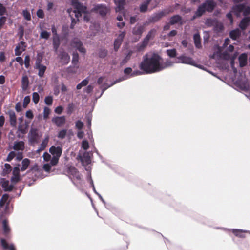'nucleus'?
Returning a JSON list of instances; mask_svg holds the SVG:
<instances>
[{"mask_svg":"<svg viewBox=\"0 0 250 250\" xmlns=\"http://www.w3.org/2000/svg\"><path fill=\"white\" fill-rule=\"evenodd\" d=\"M161 59L158 54L153 53L151 56L146 54L143 57V61L139 65V68L147 74H152L171 66L174 63L169 60H167L164 63H162L161 62Z\"/></svg>","mask_w":250,"mask_h":250,"instance_id":"obj_1","label":"nucleus"},{"mask_svg":"<svg viewBox=\"0 0 250 250\" xmlns=\"http://www.w3.org/2000/svg\"><path fill=\"white\" fill-rule=\"evenodd\" d=\"M216 6L217 3L214 0H205L198 6V8L204 15L206 12L209 13L213 12Z\"/></svg>","mask_w":250,"mask_h":250,"instance_id":"obj_2","label":"nucleus"},{"mask_svg":"<svg viewBox=\"0 0 250 250\" xmlns=\"http://www.w3.org/2000/svg\"><path fill=\"white\" fill-rule=\"evenodd\" d=\"M110 8L104 4H96L91 9V12L98 13L102 17H105L110 12Z\"/></svg>","mask_w":250,"mask_h":250,"instance_id":"obj_3","label":"nucleus"},{"mask_svg":"<svg viewBox=\"0 0 250 250\" xmlns=\"http://www.w3.org/2000/svg\"><path fill=\"white\" fill-rule=\"evenodd\" d=\"M168 13L169 12H167L166 10L154 13L147 18V23L157 22Z\"/></svg>","mask_w":250,"mask_h":250,"instance_id":"obj_4","label":"nucleus"},{"mask_svg":"<svg viewBox=\"0 0 250 250\" xmlns=\"http://www.w3.org/2000/svg\"><path fill=\"white\" fill-rule=\"evenodd\" d=\"M216 229H220L224 231H231L235 235V236L241 238H245L246 237V235L244 234V233H249L250 234V230L245 229H229L223 227H217Z\"/></svg>","mask_w":250,"mask_h":250,"instance_id":"obj_5","label":"nucleus"},{"mask_svg":"<svg viewBox=\"0 0 250 250\" xmlns=\"http://www.w3.org/2000/svg\"><path fill=\"white\" fill-rule=\"evenodd\" d=\"M72 47L75 48L80 53L84 54L86 53V49L83 46L82 42L78 39H73L70 43Z\"/></svg>","mask_w":250,"mask_h":250,"instance_id":"obj_6","label":"nucleus"},{"mask_svg":"<svg viewBox=\"0 0 250 250\" xmlns=\"http://www.w3.org/2000/svg\"><path fill=\"white\" fill-rule=\"evenodd\" d=\"M178 60L175 62L177 63H184L189 65H195V61L190 57L187 56L184 54L177 57Z\"/></svg>","mask_w":250,"mask_h":250,"instance_id":"obj_7","label":"nucleus"},{"mask_svg":"<svg viewBox=\"0 0 250 250\" xmlns=\"http://www.w3.org/2000/svg\"><path fill=\"white\" fill-rule=\"evenodd\" d=\"M156 32V30L155 29H152L148 32L147 34L144 38L142 43L140 46V50L145 47L147 45L149 41L154 37Z\"/></svg>","mask_w":250,"mask_h":250,"instance_id":"obj_8","label":"nucleus"},{"mask_svg":"<svg viewBox=\"0 0 250 250\" xmlns=\"http://www.w3.org/2000/svg\"><path fill=\"white\" fill-rule=\"evenodd\" d=\"M121 79H116V80L114 81L111 84H108L107 83H104L103 84L101 85L100 86H99V88L101 90V94L99 95V96H97L96 97V99H99L102 96V95L103 94V93H104V92L108 88L112 86L113 85H114V84L119 83V82H121Z\"/></svg>","mask_w":250,"mask_h":250,"instance_id":"obj_9","label":"nucleus"},{"mask_svg":"<svg viewBox=\"0 0 250 250\" xmlns=\"http://www.w3.org/2000/svg\"><path fill=\"white\" fill-rule=\"evenodd\" d=\"M28 140L31 143L37 142L39 138L38 130L37 128L31 127L28 133Z\"/></svg>","mask_w":250,"mask_h":250,"instance_id":"obj_10","label":"nucleus"},{"mask_svg":"<svg viewBox=\"0 0 250 250\" xmlns=\"http://www.w3.org/2000/svg\"><path fill=\"white\" fill-rule=\"evenodd\" d=\"M35 68L38 69V76L40 77H42L46 69V67L41 64V60L38 59L35 62Z\"/></svg>","mask_w":250,"mask_h":250,"instance_id":"obj_11","label":"nucleus"},{"mask_svg":"<svg viewBox=\"0 0 250 250\" xmlns=\"http://www.w3.org/2000/svg\"><path fill=\"white\" fill-rule=\"evenodd\" d=\"M59 56L63 65H66L69 62L70 57L65 51L63 50L60 51Z\"/></svg>","mask_w":250,"mask_h":250,"instance_id":"obj_12","label":"nucleus"},{"mask_svg":"<svg viewBox=\"0 0 250 250\" xmlns=\"http://www.w3.org/2000/svg\"><path fill=\"white\" fill-rule=\"evenodd\" d=\"M51 121L53 123L55 124L57 126H62L66 122V118L64 116H55L52 118Z\"/></svg>","mask_w":250,"mask_h":250,"instance_id":"obj_13","label":"nucleus"},{"mask_svg":"<svg viewBox=\"0 0 250 250\" xmlns=\"http://www.w3.org/2000/svg\"><path fill=\"white\" fill-rule=\"evenodd\" d=\"M73 6L74 9L79 12L83 13L84 14H89V12L87 11L86 6L83 5L80 2H73Z\"/></svg>","mask_w":250,"mask_h":250,"instance_id":"obj_14","label":"nucleus"},{"mask_svg":"<svg viewBox=\"0 0 250 250\" xmlns=\"http://www.w3.org/2000/svg\"><path fill=\"white\" fill-rule=\"evenodd\" d=\"M62 148L60 146H52L49 148V152L53 155L57 157H60L62 154Z\"/></svg>","mask_w":250,"mask_h":250,"instance_id":"obj_15","label":"nucleus"},{"mask_svg":"<svg viewBox=\"0 0 250 250\" xmlns=\"http://www.w3.org/2000/svg\"><path fill=\"white\" fill-rule=\"evenodd\" d=\"M67 172L69 174L72 175L78 180H80L81 178V175L79 174V171L74 166H70L68 167L67 168Z\"/></svg>","mask_w":250,"mask_h":250,"instance_id":"obj_16","label":"nucleus"},{"mask_svg":"<svg viewBox=\"0 0 250 250\" xmlns=\"http://www.w3.org/2000/svg\"><path fill=\"white\" fill-rule=\"evenodd\" d=\"M169 24H172V25L179 24L180 25H182L183 22L182 21V17L181 16L178 14H176L171 16L169 18Z\"/></svg>","mask_w":250,"mask_h":250,"instance_id":"obj_17","label":"nucleus"},{"mask_svg":"<svg viewBox=\"0 0 250 250\" xmlns=\"http://www.w3.org/2000/svg\"><path fill=\"white\" fill-rule=\"evenodd\" d=\"M6 114L9 115L10 125L12 127H16L17 119L15 113L13 110H8Z\"/></svg>","mask_w":250,"mask_h":250,"instance_id":"obj_18","label":"nucleus"},{"mask_svg":"<svg viewBox=\"0 0 250 250\" xmlns=\"http://www.w3.org/2000/svg\"><path fill=\"white\" fill-rule=\"evenodd\" d=\"M244 8V3L236 4L232 6V10L237 17H240Z\"/></svg>","mask_w":250,"mask_h":250,"instance_id":"obj_19","label":"nucleus"},{"mask_svg":"<svg viewBox=\"0 0 250 250\" xmlns=\"http://www.w3.org/2000/svg\"><path fill=\"white\" fill-rule=\"evenodd\" d=\"M250 24V17H244L241 21L239 26L242 30H245Z\"/></svg>","mask_w":250,"mask_h":250,"instance_id":"obj_20","label":"nucleus"},{"mask_svg":"<svg viewBox=\"0 0 250 250\" xmlns=\"http://www.w3.org/2000/svg\"><path fill=\"white\" fill-rule=\"evenodd\" d=\"M152 0H145L139 5V11L141 13H146L147 11L148 6Z\"/></svg>","mask_w":250,"mask_h":250,"instance_id":"obj_21","label":"nucleus"},{"mask_svg":"<svg viewBox=\"0 0 250 250\" xmlns=\"http://www.w3.org/2000/svg\"><path fill=\"white\" fill-rule=\"evenodd\" d=\"M116 7L115 11L116 12H121L124 9V6L125 4V0H116L114 1Z\"/></svg>","mask_w":250,"mask_h":250,"instance_id":"obj_22","label":"nucleus"},{"mask_svg":"<svg viewBox=\"0 0 250 250\" xmlns=\"http://www.w3.org/2000/svg\"><path fill=\"white\" fill-rule=\"evenodd\" d=\"M1 186L4 188L5 191H11L13 190L14 186L12 185H9L8 180H5L4 178L1 179Z\"/></svg>","mask_w":250,"mask_h":250,"instance_id":"obj_23","label":"nucleus"},{"mask_svg":"<svg viewBox=\"0 0 250 250\" xmlns=\"http://www.w3.org/2000/svg\"><path fill=\"white\" fill-rule=\"evenodd\" d=\"M132 69L131 67H126L124 70V73H125V75L119 77L118 79H121V80H122L121 82L129 79L131 78V74H132Z\"/></svg>","mask_w":250,"mask_h":250,"instance_id":"obj_24","label":"nucleus"},{"mask_svg":"<svg viewBox=\"0 0 250 250\" xmlns=\"http://www.w3.org/2000/svg\"><path fill=\"white\" fill-rule=\"evenodd\" d=\"M144 27L142 25H139L137 27H134L132 28V33L133 35L138 36L140 37L143 33Z\"/></svg>","mask_w":250,"mask_h":250,"instance_id":"obj_25","label":"nucleus"},{"mask_svg":"<svg viewBox=\"0 0 250 250\" xmlns=\"http://www.w3.org/2000/svg\"><path fill=\"white\" fill-rule=\"evenodd\" d=\"M238 60L240 67H244L247 64V55L245 53L241 54L238 58Z\"/></svg>","mask_w":250,"mask_h":250,"instance_id":"obj_26","label":"nucleus"},{"mask_svg":"<svg viewBox=\"0 0 250 250\" xmlns=\"http://www.w3.org/2000/svg\"><path fill=\"white\" fill-rule=\"evenodd\" d=\"M61 44V41L59 35L57 36H53V47L55 52L58 51V48Z\"/></svg>","mask_w":250,"mask_h":250,"instance_id":"obj_27","label":"nucleus"},{"mask_svg":"<svg viewBox=\"0 0 250 250\" xmlns=\"http://www.w3.org/2000/svg\"><path fill=\"white\" fill-rule=\"evenodd\" d=\"M241 33V31L238 28H236L229 32V37L233 40H236L240 36Z\"/></svg>","mask_w":250,"mask_h":250,"instance_id":"obj_28","label":"nucleus"},{"mask_svg":"<svg viewBox=\"0 0 250 250\" xmlns=\"http://www.w3.org/2000/svg\"><path fill=\"white\" fill-rule=\"evenodd\" d=\"M13 148L15 150H23L24 143L23 141H15Z\"/></svg>","mask_w":250,"mask_h":250,"instance_id":"obj_29","label":"nucleus"},{"mask_svg":"<svg viewBox=\"0 0 250 250\" xmlns=\"http://www.w3.org/2000/svg\"><path fill=\"white\" fill-rule=\"evenodd\" d=\"M218 23V21L215 18H207L205 21V24L208 27L216 25Z\"/></svg>","mask_w":250,"mask_h":250,"instance_id":"obj_30","label":"nucleus"},{"mask_svg":"<svg viewBox=\"0 0 250 250\" xmlns=\"http://www.w3.org/2000/svg\"><path fill=\"white\" fill-rule=\"evenodd\" d=\"M29 85V79L26 75L22 76L21 79V88L23 90H26Z\"/></svg>","mask_w":250,"mask_h":250,"instance_id":"obj_31","label":"nucleus"},{"mask_svg":"<svg viewBox=\"0 0 250 250\" xmlns=\"http://www.w3.org/2000/svg\"><path fill=\"white\" fill-rule=\"evenodd\" d=\"M193 40L195 46L199 49L201 47V38L199 33H196L193 36Z\"/></svg>","mask_w":250,"mask_h":250,"instance_id":"obj_32","label":"nucleus"},{"mask_svg":"<svg viewBox=\"0 0 250 250\" xmlns=\"http://www.w3.org/2000/svg\"><path fill=\"white\" fill-rule=\"evenodd\" d=\"M81 161L82 163H85L86 165H89L91 163V159L88 153H84L83 155L81 158Z\"/></svg>","mask_w":250,"mask_h":250,"instance_id":"obj_33","label":"nucleus"},{"mask_svg":"<svg viewBox=\"0 0 250 250\" xmlns=\"http://www.w3.org/2000/svg\"><path fill=\"white\" fill-rule=\"evenodd\" d=\"M30 160L28 158L24 159L21 162L22 166L21 168V171H24L28 168L29 166Z\"/></svg>","mask_w":250,"mask_h":250,"instance_id":"obj_34","label":"nucleus"},{"mask_svg":"<svg viewBox=\"0 0 250 250\" xmlns=\"http://www.w3.org/2000/svg\"><path fill=\"white\" fill-rule=\"evenodd\" d=\"M2 227L4 233L7 234L10 232V228L8 225L7 220L4 219L2 221Z\"/></svg>","mask_w":250,"mask_h":250,"instance_id":"obj_35","label":"nucleus"},{"mask_svg":"<svg viewBox=\"0 0 250 250\" xmlns=\"http://www.w3.org/2000/svg\"><path fill=\"white\" fill-rule=\"evenodd\" d=\"M48 142V138H46L45 139H44L42 141V143L41 144L39 148L38 149V150H37V151L39 152L40 151L43 150L46 147Z\"/></svg>","mask_w":250,"mask_h":250,"instance_id":"obj_36","label":"nucleus"},{"mask_svg":"<svg viewBox=\"0 0 250 250\" xmlns=\"http://www.w3.org/2000/svg\"><path fill=\"white\" fill-rule=\"evenodd\" d=\"M79 62V54L76 52H73L72 54V63L73 65H76Z\"/></svg>","mask_w":250,"mask_h":250,"instance_id":"obj_37","label":"nucleus"},{"mask_svg":"<svg viewBox=\"0 0 250 250\" xmlns=\"http://www.w3.org/2000/svg\"><path fill=\"white\" fill-rule=\"evenodd\" d=\"M85 119L86 120V124L87 127L90 130L91 126V121L92 119V115L91 113H89L85 116Z\"/></svg>","mask_w":250,"mask_h":250,"instance_id":"obj_38","label":"nucleus"},{"mask_svg":"<svg viewBox=\"0 0 250 250\" xmlns=\"http://www.w3.org/2000/svg\"><path fill=\"white\" fill-rule=\"evenodd\" d=\"M12 167L9 164L6 163L4 165V168L3 169L2 175L5 176L8 174L11 171Z\"/></svg>","mask_w":250,"mask_h":250,"instance_id":"obj_39","label":"nucleus"},{"mask_svg":"<svg viewBox=\"0 0 250 250\" xmlns=\"http://www.w3.org/2000/svg\"><path fill=\"white\" fill-rule=\"evenodd\" d=\"M108 51L104 48H100L99 50L98 56L100 58H104L107 55Z\"/></svg>","mask_w":250,"mask_h":250,"instance_id":"obj_40","label":"nucleus"},{"mask_svg":"<svg viewBox=\"0 0 250 250\" xmlns=\"http://www.w3.org/2000/svg\"><path fill=\"white\" fill-rule=\"evenodd\" d=\"M167 54L170 58H174L177 55L176 50L174 48L171 49H167L166 51Z\"/></svg>","mask_w":250,"mask_h":250,"instance_id":"obj_41","label":"nucleus"},{"mask_svg":"<svg viewBox=\"0 0 250 250\" xmlns=\"http://www.w3.org/2000/svg\"><path fill=\"white\" fill-rule=\"evenodd\" d=\"M88 83V80L87 78L83 80L80 83L76 86L77 89H81L83 87L87 85Z\"/></svg>","mask_w":250,"mask_h":250,"instance_id":"obj_42","label":"nucleus"},{"mask_svg":"<svg viewBox=\"0 0 250 250\" xmlns=\"http://www.w3.org/2000/svg\"><path fill=\"white\" fill-rule=\"evenodd\" d=\"M75 108V105L73 103H69L66 108V112L67 114L71 115L73 112Z\"/></svg>","mask_w":250,"mask_h":250,"instance_id":"obj_43","label":"nucleus"},{"mask_svg":"<svg viewBox=\"0 0 250 250\" xmlns=\"http://www.w3.org/2000/svg\"><path fill=\"white\" fill-rule=\"evenodd\" d=\"M67 130L63 129L60 131L58 134L57 137L60 139H63L66 136Z\"/></svg>","mask_w":250,"mask_h":250,"instance_id":"obj_44","label":"nucleus"},{"mask_svg":"<svg viewBox=\"0 0 250 250\" xmlns=\"http://www.w3.org/2000/svg\"><path fill=\"white\" fill-rule=\"evenodd\" d=\"M22 15L24 19L28 21L31 19V15L29 11L27 9H24L22 11Z\"/></svg>","mask_w":250,"mask_h":250,"instance_id":"obj_45","label":"nucleus"},{"mask_svg":"<svg viewBox=\"0 0 250 250\" xmlns=\"http://www.w3.org/2000/svg\"><path fill=\"white\" fill-rule=\"evenodd\" d=\"M50 36V33L45 30L42 31L40 34V38L45 40L48 39Z\"/></svg>","mask_w":250,"mask_h":250,"instance_id":"obj_46","label":"nucleus"},{"mask_svg":"<svg viewBox=\"0 0 250 250\" xmlns=\"http://www.w3.org/2000/svg\"><path fill=\"white\" fill-rule=\"evenodd\" d=\"M132 54V52L131 51H129L125 55V56L124 58V59H123V60L122 61V63L123 64H125V63H126L128 62V61H129L130 59Z\"/></svg>","mask_w":250,"mask_h":250,"instance_id":"obj_47","label":"nucleus"},{"mask_svg":"<svg viewBox=\"0 0 250 250\" xmlns=\"http://www.w3.org/2000/svg\"><path fill=\"white\" fill-rule=\"evenodd\" d=\"M40 100V96L38 92H35L32 94V100L33 102L37 104Z\"/></svg>","mask_w":250,"mask_h":250,"instance_id":"obj_48","label":"nucleus"},{"mask_svg":"<svg viewBox=\"0 0 250 250\" xmlns=\"http://www.w3.org/2000/svg\"><path fill=\"white\" fill-rule=\"evenodd\" d=\"M44 102L47 105H51L53 103V97L52 96H47L45 97Z\"/></svg>","mask_w":250,"mask_h":250,"instance_id":"obj_49","label":"nucleus"},{"mask_svg":"<svg viewBox=\"0 0 250 250\" xmlns=\"http://www.w3.org/2000/svg\"><path fill=\"white\" fill-rule=\"evenodd\" d=\"M250 14V6H246L244 4V8L243 10V15L244 17H248L247 16Z\"/></svg>","mask_w":250,"mask_h":250,"instance_id":"obj_50","label":"nucleus"},{"mask_svg":"<svg viewBox=\"0 0 250 250\" xmlns=\"http://www.w3.org/2000/svg\"><path fill=\"white\" fill-rule=\"evenodd\" d=\"M122 42L118 40L115 39L114 42V49L115 51H118L120 48Z\"/></svg>","mask_w":250,"mask_h":250,"instance_id":"obj_51","label":"nucleus"},{"mask_svg":"<svg viewBox=\"0 0 250 250\" xmlns=\"http://www.w3.org/2000/svg\"><path fill=\"white\" fill-rule=\"evenodd\" d=\"M59 158H60L59 157L52 156V157H51L50 160V164L52 166L56 165L58 163Z\"/></svg>","mask_w":250,"mask_h":250,"instance_id":"obj_52","label":"nucleus"},{"mask_svg":"<svg viewBox=\"0 0 250 250\" xmlns=\"http://www.w3.org/2000/svg\"><path fill=\"white\" fill-rule=\"evenodd\" d=\"M203 15V14L200 11L199 9L197 8L196 12L192 17V20H194L197 18L201 17Z\"/></svg>","mask_w":250,"mask_h":250,"instance_id":"obj_53","label":"nucleus"},{"mask_svg":"<svg viewBox=\"0 0 250 250\" xmlns=\"http://www.w3.org/2000/svg\"><path fill=\"white\" fill-rule=\"evenodd\" d=\"M30 56L29 55H26L24 58V61L23 62V63H24L25 67L26 68H28L30 66Z\"/></svg>","mask_w":250,"mask_h":250,"instance_id":"obj_54","label":"nucleus"},{"mask_svg":"<svg viewBox=\"0 0 250 250\" xmlns=\"http://www.w3.org/2000/svg\"><path fill=\"white\" fill-rule=\"evenodd\" d=\"M30 102V97L29 96H26L23 99V106L24 108H26L29 103Z\"/></svg>","mask_w":250,"mask_h":250,"instance_id":"obj_55","label":"nucleus"},{"mask_svg":"<svg viewBox=\"0 0 250 250\" xmlns=\"http://www.w3.org/2000/svg\"><path fill=\"white\" fill-rule=\"evenodd\" d=\"M89 145L88 142L84 140L82 142V147L85 150H87L89 148Z\"/></svg>","mask_w":250,"mask_h":250,"instance_id":"obj_56","label":"nucleus"},{"mask_svg":"<svg viewBox=\"0 0 250 250\" xmlns=\"http://www.w3.org/2000/svg\"><path fill=\"white\" fill-rule=\"evenodd\" d=\"M21 46L20 45V44H18L16 46L15 49V54L16 56H20L21 55L22 52L23 51H22V49L21 50Z\"/></svg>","mask_w":250,"mask_h":250,"instance_id":"obj_57","label":"nucleus"},{"mask_svg":"<svg viewBox=\"0 0 250 250\" xmlns=\"http://www.w3.org/2000/svg\"><path fill=\"white\" fill-rule=\"evenodd\" d=\"M142 71V70H141ZM146 74L144 71L143 70L142 71H140L139 70H135V71H132V74H131V77H134L136 76L141 75L142 74Z\"/></svg>","mask_w":250,"mask_h":250,"instance_id":"obj_58","label":"nucleus"},{"mask_svg":"<svg viewBox=\"0 0 250 250\" xmlns=\"http://www.w3.org/2000/svg\"><path fill=\"white\" fill-rule=\"evenodd\" d=\"M50 113V109L47 107H45L43 109V118L47 119Z\"/></svg>","mask_w":250,"mask_h":250,"instance_id":"obj_59","label":"nucleus"},{"mask_svg":"<svg viewBox=\"0 0 250 250\" xmlns=\"http://www.w3.org/2000/svg\"><path fill=\"white\" fill-rule=\"evenodd\" d=\"M19 166H20V165H18L17 166L13 168V172H12V173H13V175H14V176H16V175L19 176V173H20V170H21V169H20Z\"/></svg>","mask_w":250,"mask_h":250,"instance_id":"obj_60","label":"nucleus"},{"mask_svg":"<svg viewBox=\"0 0 250 250\" xmlns=\"http://www.w3.org/2000/svg\"><path fill=\"white\" fill-rule=\"evenodd\" d=\"M51 166H52L50 163H46L43 165V169L45 171L47 172H50L51 168Z\"/></svg>","mask_w":250,"mask_h":250,"instance_id":"obj_61","label":"nucleus"},{"mask_svg":"<svg viewBox=\"0 0 250 250\" xmlns=\"http://www.w3.org/2000/svg\"><path fill=\"white\" fill-rule=\"evenodd\" d=\"M15 156V153L14 151H11L8 155L6 161L10 162Z\"/></svg>","mask_w":250,"mask_h":250,"instance_id":"obj_62","label":"nucleus"},{"mask_svg":"<svg viewBox=\"0 0 250 250\" xmlns=\"http://www.w3.org/2000/svg\"><path fill=\"white\" fill-rule=\"evenodd\" d=\"M71 24L70 26V28L71 29H74V26H75V24H76V23L77 22L79 21V19H77L76 20L74 18L71 17Z\"/></svg>","mask_w":250,"mask_h":250,"instance_id":"obj_63","label":"nucleus"},{"mask_svg":"<svg viewBox=\"0 0 250 250\" xmlns=\"http://www.w3.org/2000/svg\"><path fill=\"white\" fill-rule=\"evenodd\" d=\"M37 16L38 18L42 19L44 17V12L42 9H39L37 10L36 13Z\"/></svg>","mask_w":250,"mask_h":250,"instance_id":"obj_64","label":"nucleus"}]
</instances>
